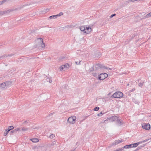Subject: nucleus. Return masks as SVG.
Here are the masks:
<instances>
[{
    "mask_svg": "<svg viewBox=\"0 0 151 151\" xmlns=\"http://www.w3.org/2000/svg\"><path fill=\"white\" fill-rule=\"evenodd\" d=\"M132 100H133V102H135V101H134V100L133 99H132Z\"/></svg>",
    "mask_w": 151,
    "mask_h": 151,
    "instance_id": "a18cd8bd",
    "label": "nucleus"
},
{
    "mask_svg": "<svg viewBox=\"0 0 151 151\" xmlns=\"http://www.w3.org/2000/svg\"><path fill=\"white\" fill-rule=\"evenodd\" d=\"M92 29L91 28L89 27H86V28L85 33L88 34L91 31Z\"/></svg>",
    "mask_w": 151,
    "mask_h": 151,
    "instance_id": "9b49d317",
    "label": "nucleus"
},
{
    "mask_svg": "<svg viewBox=\"0 0 151 151\" xmlns=\"http://www.w3.org/2000/svg\"><path fill=\"white\" fill-rule=\"evenodd\" d=\"M108 119V122H113L114 121H116V119H117V117L116 116H111L109 118H107Z\"/></svg>",
    "mask_w": 151,
    "mask_h": 151,
    "instance_id": "423d86ee",
    "label": "nucleus"
},
{
    "mask_svg": "<svg viewBox=\"0 0 151 151\" xmlns=\"http://www.w3.org/2000/svg\"><path fill=\"white\" fill-rule=\"evenodd\" d=\"M151 17V15L150 14V13H148L145 16H144L143 17V19H145L147 18Z\"/></svg>",
    "mask_w": 151,
    "mask_h": 151,
    "instance_id": "412c9836",
    "label": "nucleus"
},
{
    "mask_svg": "<svg viewBox=\"0 0 151 151\" xmlns=\"http://www.w3.org/2000/svg\"><path fill=\"white\" fill-rule=\"evenodd\" d=\"M6 0H3L2 1H0V5H2L4 3H5L6 2Z\"/></svg>",
    "mask_w": 151,
    "mask_h": 151,
    "instance_id": "cd10ccee",
    "label": "nucleus"
},
{
    "mask_svg": "<svg viewBox=\"0 0 151 151\" xmlns=\"http://www.w3.org/2000/svg\"><path fill=\"white\" fill-rule=\"evenodd\" d=\"M149 13H150V14L151 15V12H150Z\"/></svg>",
    "mask_w": 151,
    "mask_h": 151,
    "instance_id": "49530a36",
    "label": "nucleus"
},
{
    "mask_svg": "<svg viewBox=\"0 0 151 151\" xmlns=\"http://www.w3.org/2000/svg\"><path fill=\"white\" fill-rule=\"evenodd\" d=\"M122 142V139H120L118 140H116L114 142V145H116Z\"/></svg>",
    "mask_w": 151,
    "mask_h": 151,
    "instance_id": "2eb2a0df",
    "label": "nucleus"
},
{
    "mask_svg": "<svg viewBox=\"0 0 151 151\" xmlns=\"http://www.w3.org/2000/svg\"><path fill=\"white\" fill-rule=\"evenodd\" d=\"M142 146H139V147H137V148H136V150H137V151L139 150L140 149H141L142 148Z\"/></svg>",
    "mask_w": 151,
    "mask_h": 151,
    "instance_id": "2f4dec72",
    "label": "nucleus"
},
{
    "mask_svg": "<svg viewBox=\"0 0 151 151\" xmlns=\"http://www.w3.org/2000/svg\"><path fill=\"white\" fill-rule=\"evenodd\" d=\"M4 12L0 11V16L3 14H4Z\"/></svg>",
    "mask_w": 151,
    "mask_h": 151,
    "instance_id": "58836bf2",
    "label": "nucleus"
},
{
    "mask_svg": "<svg viewBox=\"0 0 151 151\" xmlns=\"http://www.w3.org/2000/svg\"><path fill=\"white\" fill-rule=\"evenodd\" d=\"M93 76H97V74L96 73H93Z\"/></svg>",
    "mask_w": 151,
    "mask_h": 151,
    "instance_id": "79ce46f5",
    "label": "nucleus"
},
{
    "mask_svg": "<svg viewBox=\"0 0 151 151\" xmlns=\"http://www.w3.org/2000/svg\"><path fill=\"white\" fill-rule=\"evenodd\" d=\"M5 83L7 88L9 86H11L12 84V82L11 81H6Z\"/></svg>",
    "mask_w": 151,
    "mask_h": 151,
    "instance_id": "a211bd4d",
    "label": "nucleus"
},
{
    "mask_svg": "<svg viewBox=\"0 0 151 151\" xmlns=\"http://www.w3.org/2000/svg\"><path fill=\"white\" fill-rule=\"evenodd\" d=\"M128 146L129 148H130L131 147H132V144H130V145H128Z\"/></svg>",
    "mask_w": 151,
    "mask_h": 151,
    "instance_id": "e433bc0d",
    "label": "nucleus"
},
{
    "mask_svg": "<svg viewBox=\"0 0 151 151\" xmlns=\"http://www.w3.org/2000/svg\"><path fill=\"white\" fill-rule=\"evenodd\" d=\"M29 123V122L27 121H26L22 123V124H25V123Z\"/></svg>",
    "mask_w": 151,
    "mask_h": 151,
    "instance_id": "4c0bfd02",
    "label": "nucleus"
},
{
    "mask_svg": "<svg viewBox=\"0 0 151 151\" xmlns=\"http://www.w3.org/2000/svg\"><path fill=\"white\" fill-rule=\"evenodd\" d=\"M76 119V117L75 116H73L69 117L67 121L70 124H73L75 123Z\"/></svg>",
    "mask_w": 151,
    "mask_h": 151,
    "instance_id": "20e7f679",
    "label": "nucleus"
},
{
    "mask_svg": "<svg viewBox=\"0 0 151 151\" xmlns=\"http://www.w3.org/2000/svg\"><path fill=\"white\" fill-rule=\"evenodd\" d=\"M80 29L81 31L85 33L86 28L84 26H81L80 28Z\"/></svg>",
    "mask_w": 151,
    "mask_h": 151,
    "instance_id": "f3484780",
    "label": "nucleus"
},
{
    "mask_svg": "<svg viewBox=\"0 0 151 151\" xmlns=\"http://www.w3.org/2000/svg\"><path fill=\"white\" fill-rule=\"evenodd\" d=\"M14 54H9V55H4L2 56H1V57H0V59H2V58H3V57H6L8 56H12Z\"/></svg>",
    "mask_w": 151,
    "mask_h": 151,
    "instance_id": "aec40b11",
    "label": "nucleus"
},
{
    "mask_svg": "<svg viewBox=\"0 0 151 151\" xmlns=\"http://www.w3.org/2000/svg\"><path fill=\"white\" fill-rule=\"evenodd\" d=\"M141 143V142H138L137 143L132 144V147H137L138 145Z\"/></svg>",
    "mask_w": 151,
    "mask_h": 151,
    "instance_id": "ddd939ff",
    "label": "nucleus"
},
{
    "mask_svg": "<svg viewBox=\"0 0 151 151\" xmlns=\"http://www.w3.org/2000/svg\"><path fill=\"white\" fill-rule=\"evenodd\" d=\"M116 123H118L120 125H121L123 124V122L121 121V120L117 117V119H116Z\"/></svg>",
    "mask_w": 151,
    "mask_h": 151,
    "instance_id": "f8f14e48",
    "label": "nucleus"
},
{
    "mask_svg": "<svg viewBox=\"0 0 151 151\" xmlns=\"http://www.w3.org/2000/svg\"><path fill=\"white\" fill-rule=\"evenodd\" d=\"M94 68H95V70H98L100 68L108 69L107 67L105 66L100 63L95 64L93 67H92L89 70V71H92L94 70Z\"/></svg>",
    "mask_w": 151,
    "mask_h": 151,
    "instance_id": "f03ea898",
    "label": "nucleus"
},
{
    "mask_svg": "<svg viewBox=\"0 0 151 151\" xmlns=\"http://www.w3.org/2000/svg\"><path fill=\"white\" fill-rule=\"evenodd\" d=\"M123 96V94L122 92L120 91L114 93L111 97L115 98H120Z\"/></svg>",
    "mask_w": 151,
    "mask_h": 151,
    "instance_id": "7ed1b4c3",
    "label": "nucleus"
},
{
    "mask_svg": "<svg viewBox=\"0 0 151 151\" xmlns=\"http://www.w3.org/2000/svg\"><path fill=\"white\" fill-rule=\"evenodd\" d=\"M56 143V142L55 141H54L52 143H51V145H53L55 144Z\"/></svg>",
    "mask_w": 151,
    "mask_h": 151,
    "instance_id": "a19ab883",
    "label": "nucleus"
},
{
    "mask_svg": "<svg viewBox=\"0 0 151 151\" xmlns=\"http://www.w3.org/2000/svg\"><path fill=\"white\" fill-rule=\"evenodd\" d=\"M33 142H37L39 141V139L37 138H34L30 139Z\"/></svg>",
    "mask_w": 151,
    "mask_h": 151,
    "instance_id": "4468645a",
    "label": "nucleus"
},
{
    "mask_svg": "<svg viewBox=\"0 0 151 151\" xmlns=\"http://www.w3.org/2000/svg\"><path fill=\"white\" fill-rule=\"evenodd\" d=\"M9 132V131L7 130V129H6L5 130V131L4 132V136H6L7 135V134H8Z\"/></svg>",
    "mask_w": 151,
    "mask_h": 151,
    "instance_id": "b1692460",
    "label": "nucleus"
},
{
    "mask_svg": "<svg viewBox=\"0 0 151 151\" xmlns=\"http://www.w3.org/2000/svg\"><path fill=\"white\" fill-rule=\"evenodd\" d=\"M108 119L107 118L106 120H105L104 121H102L101 123H108L109 122H108Z\"/></svg>",
    "mask_w": 151,
    "mask_h": 151,
    "instance_id": "a878e982",
    "label": "nucleus"
},
{
    "mask_svg": "<svg viewBox=\"0 0 151 151\" xmlns=\"http://www.w3.org/2000/svg\"><path fill=\"white\" fill-rule=\"evenodd\" d=\"M135 90V89L134 88H133V89H132L131 91H134Z\"/></svg>",
    "mask_w": 151,
    "mask_h": 151,
    "instance_id": "37998d69",
    "label": "nucleus"
},
{
    "mask_svg": "<svg viewBox=\"0 0 151 151\" xmlns=\"http://www.w3.org/2000/svg\"><path fill=\"white\" fill-rule=\"evenodd\" d=\"M108 76V74L106 73H102L99 75L98 79L100 80H103L106 78Z\"/></svg>",
    "mask_w": 151,
    "mask_h": 151,
    "instance_id": "39448f33",
    "label": "nucleus"
},
{
    "mask_svg": "<svg viewBox=\"0 0 151 151\" xmlns=\"http://www.w3.org/2000/svg\"><path fill=\"white\" fill-rule=\"evenodd\" d=\"M149 140V139H146L144 140H143V141H140V142H141V143H143V142H147L148 140Z\"/></svg>",
    "mask_w": 151,
    "mask_h": 151,
    "instance_id": "7c9ffc66",
    "label": "nucleus"
},
{
    "mask_svg": "<svg viewBox=\"0 0 151 151\" xmlns=\"http://www.w3.org/2000/svg\"><path fill=\"white\" fill-rule=\"evenodd\" d=\"M21 130V128H17L14 129L12 131H10V132L11 133H16L17 132V131H20Z\"/></svg>",
    "mask_w": 151,
    "mask_h": 151,
    "instance_id": "9d476101",
    "label": "nucleus"
},
{
    "mask_svg": "<svg viewBox=\"0 0 151 151\" xmlns=\"http://www.w3.org/2000/svg\"><path fill=\"white\" fill-rule=\"evenodd\" d=\"M69 67V65L66 63L64 65H63L61 67H60V70H63L65 68H68Z\"/></svg>",
    "mask_w": 151,
    "mask_h": 151,
    "instance_id": "6e6552de",
    "label": "nucleus"
},
{
    "mask_svg": "<svg viewBox=\"0 0 151 151\" xmlns=\"http://www.w3.org/2000/svg\"><path fill=\"white\" fill-rule=\"evenodd\" d=\"M122 149L121 148L120 149H119V150H114V151H124V150H122Z\"/></svg>",
    "mask_w": 151,
    "mask_h": 151,
    "instance_id": "ea45409f",
    "label": "nucleus"
},
{
    "mask_svg": "<svg viewBox=\"0 0 151 151\" xmlns=\"http://www.w3.org/2000/svg\"><path fill=\"white\" fill-rule=\"evenodd\" d=\"M103 114V113H102V112H101L100 113L98 114L97 116H100L102 115Z\"/></svg>",
    "mask_w": 151,
    "mask_h": 151,
    "instance_id": "72a5a7b5",
    "label": "nucleus"
},
{
    "mask_svg": "<svg viewBox=\"0 0 151 151\" xmlns=\"http://www.w3.org/2000/svg\"><path fill=\"white\" fill-rule=\"evenodd\" d=\"M29 129V128H25V127L22 128V131H24V132L27 131Z\"/></svg>",
    "mask_w": 151,
    "mask_h": 151,
    "instance_id": "5701e85b",
    "label": "nucleus"
},
{
    "mask_svg": "<svg viewBox=\"0 0 151 151\" xmlns=\"http://www.w3.org/2000/svg\"><path fill=\"white\" fill-rule=\"evenodd\" d=\"M129 148L128 145H126L124 146L123 147L121 148L122 149V150H124V149H128Z\"/></svg>",
    "mask_w": 151,
    "mask_h": 151,
    "instance_id": "393cba45",
    "label": "nucleus"
},
{
    "mask_svg": "<svg viewBox=\"0 0 151 151\" xmlns=\"http://www.w3.org/2000/svg\"><path fill=\"white\" fill-rule=\"evenodd\" d=\"M143 83H139L138 85L140 87H142L143 86Z\"/></svg>",
    "mask_w": 151,
    "mask_h": 151,
    "instance_id": "473e14b6",
    "label": "nucleus"
},
{
    "mask_svg": "<svg viewBox=\"0 0 151 151\" xmlns=\"http://www.w3.org/2000/svg\"><path fill=\"white\" fill-rule=\"evenodd\" d=\"M81 61H80L78 62H77V61H76L75 63L76 65H80L81 64Z\"/></svg>",
    "mask_w": 151,
    "mask_h": 151,
    "instance_id": "f704fd0d",
    "label": "nucleus"
},
{
    "mask_svg": "<svg viewBox=\"0 0 151 151\" xmlns=\"http://www.w3.org/2000/svg\"><path fill=\"white\" fill-rule=\"evenodd\" d=\"M107 68H108V69H108H108H109V70H110L111 69V68H108V67H107Z\"/></svg>",
    "mask_w": 151,
    "mask_h": 151,
    "instance_id": "c03bdc74",
    "label": "nucleus"
},
{
    "mask_svg": "<svg viewBox=\"0 0 151 151\" xmlns=\"http://www.w3.org/2000/svg\"><path fill=\"white\" fill-rule=\"evenodd\" d=\"M99 107H98V106H96L94 108V110L95 111H98V110H99Z\"/></svg>",
    "mask_w": 151,
    "mask_h": 151,
    "instance_id": "c756f323",
    "label": "nucleus"
},
{
    "mask_svg": "<svg viewBox=\"0 0 151 151\" xmlns=\"http://www.w3.org/2000/svg\"><path fill=\"white\" fill-rule=\"evenodd\" d=\"M45 80L47 82H49L50 83H51L52 82V80L51 78H49L48 77L46 76L45 77Z\"/></svg>",
    "mask_w": 151,
    "mask_h": 151,
    "instance_id": "dca6fc26",
    "label": "nucleus"
},
{
    "mask_svg": "<svg viewBox=\"0 0 151 151\" xmlns=\"http://www.w3.org/2000/svg\"><path fill=\"white\" fill-rule=\"evenodd\" d=\"M36 47L41 49L45 47V45L43 43V40L42 38H38L36 40Z\"/></svg>",
    "mask_w": 151,
    "mask_h": 151,
    "instance_id": "f257e3e1",
    "label": "nucleus"
},
{
    "mask_svg": "<svg viewBox=\"0 0 151 151\" xmlns=\"http://www.w3.org/2000/svg\"><path fill=\"white\" fill-rule=\"evenodd\" d=\"M55 137V134H51V135H50L49 137L50 138H53L54 137Z\"/></svg>",
    "mask_w": 151,
    "mask_h": 151,
    "instance_id": "bb28decb",
    "label": "nucleus"
},
{
    "mask_svg": "<svg viewBox=\"0 0 151 151\" xmlns=\"http://www.w3.org/2000/svg\"><path fill=\"white\" fill-rule=\"evenodd\" d=\"M13 129H14V127L12 126H9L8 127V129H7V130L8 131H10L11 130Z\"/></svg>",
    "mask_w": 151,
    "mask_h": 151,
    "instance_id": "4be33fe9",
    "label": "nucleus"
},
{
    "mask_svg": "<svg viewBox=\"0 0 151 151\" xmlns=\"http://www.w3.org/2000/svg\"><path fill=\"white\" fill-rule=\"evenodd\" d=\"M7 88L5 82H4L0 84V88Z\"/></svg>",
    "mask_w": 151,
    "mask_h": 151,
    "instance_id": "1a4fd4ad",
    "label": "nucleus"
},
{
    "mask_svg": "<svg viewBox=\"0 0 151 151\" xmlns=\"http://www.w3.org/2000/svg\"><path fill=\"white\" fill-rule=\"evenodd\" d=\"M116 15V14H112L110 16V17L111 18H112L113 17L115 16Z\"/></svg>",
    "mask_w": 151,
    "mask_h": 151,
    "instance_id": "c9c22d12",
    "label": "nucleus"
},
{
    "mask_svg": "<svg viewBox=\"0 0 151 151\" xmlns=\"http://www.w3.org/2000/svg\"><path fill=\"white\" fill-rule=\"evenodd\" d=\"M63 14L62 12H61L60 13H59L58 14H57V15L58 17L61 16V15H63Z\"/></svg>",
    "mask_w": 151,
    "mask_h": 151,
    "instance_id": "c85d7f7f",
    "label": "nucleus"
},
{
    "mask_svg": "<svg viewBox=\"0 0 151 151\" xmlns=\"http://www.w3.org/2000/svg\"><path fill=\"white\" fill-rule=\"evenodd\" d=\"M142 127L144 129L149 130L150 128V125L149 124H145L143 125H142Z\"/></svg>",
    "mask_w": 151,
    "mask_h": 151,
    "instance_id": "0eeeda50",
    "label": "nucleus"
},
{
    "mask_svg": "<svg viewBox=\"0 0 151 151\" xmlns=\"http://www.w3.org/2000/svg\"><path fill=\"white\" fill-rule=\"evenodd\" d=\"M58 16L57 15H52L51 16H50L49 17V19H56L57 18Z\"/></svg>",
    "mask_w": 151,
    "mask_h": 151,
    "instance_id": "6ab92c4d",
    "label": "nucleus"
}]
</instances>
